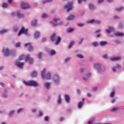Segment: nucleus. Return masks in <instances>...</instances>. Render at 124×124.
Returning a JSON list of instances; mask_svg holds the SVG:
<instances>
[{"mask_svg":"<svg viewBox=\"0 0 124 124\" xmlns=\"http://www.w3.org/2000/svg\"><path fill=\"white\" fill-rule=\"evenodd\" d=\"M24 59L25 60L26 62H28V61L30 64H31V63L33 62V59H32V58L29 55H21L19 57V61H22V60H24Z\"/></svg>","mask_w":124,"mask_h":124,"instance_id":"nucleus-1","label":"nucleus"},{"mask_svg":"<svg viewBox=\"0 0 124 124\" xmlns=\"http://www.w3.org/2000/svg\"><path fill=\"white\" fill-rule=\"evenodd\" d=\"M51 41H56V45H58L60 42L62 41V38L61 37H58L56 33H53L50 37Z\"/></svg>","mask_w":124,"mask_h":124,"instance_id":"nucleus-2","label":"nucleus"},{"mask_svg":"<svg viewBox=\"0 0 124 124\" xmlns=\"http://www.w3.org/2000/svg\"><path fill=\"white\" fill-rule=\"evenodd\" d=\"M45 71H46V69H44L42 72V77L43 79H46V80L51 79V73H47L45 74Z\"/></svg>","mask_w":124,"mask_h":124,"instance_id":"nucleus-3","label":"nucleus"},{"mask_svg":"<svg viewBox=\"0 0 124 124\" xmlns=\"http://www.w3.org/2000/svg\"><path fill=\"white\" fill-rule=\"evenodd\" d=\"M24 83L25 84V85H26V86H33L34 87H37V86H38L37 82L33 80L29 82L24 81Z\"/></svg>","mask_w":124,"mask_h":124,"instance_id":"nucleus-4","label":"nucleus"},{"mask_svg":"<svg viewBox=\"0 0 124 124\" xmlns=\"http://www.w3.org/2000/svg\"><path fill=\"white\" fill-rule=\"evenodd\" d=\"M72 5H73V1H69L68 3L65 5V8L67 9L68 12H69L70 10L72 9Z\"/></svg>","mask_w":124,"mask_h":124,"instance_id":"nucleus-5","label":"nucleus"},{"mask_svg":"<svg viewBox=\"0 0 124 124\" xmlns=\"http://www.w3.org/2000/svg\"><path fill=\"white\" fill-rule=\"evenodd\" d=\"M28 32H29V29H26L25 27H23L19 31L18 36H20L21 34H23V33L24 34H28Z\"/></svg>","mask_w":124,"mask_h":124,"instance_id":"nucleus-6","label":"nucleus"},{"mask_svg":"<svg viewBox=\"0 0 124 124\" xmlns=\"http://www.w3.org/2000/svg\"><path fill=\"white\" fill-rule=\"evenodd\" d=\"M25 47L28 48L29 52H32L33 51V46L30 43H28L25 45Z\"/></svg>","mask_w":124,"mask_h":124,"instance_id":"nucleus-7","label":"nucleus"},{"mask_svg":"<svg viewBox=\"0 0 124 124\" xmlns=\"http://www.w3.org/2000/svg\"><path fill=\"white\" fill-rule=\"evenodd\" d=\"M15 63L16 65H17V66H18L20 68H23V67H24V65H25L24 62H21L18 61H16Z\"/></svg>","mask_w":124,"mask_h":124,"instance_id":"nucleus-8","label":"nucleus"},{"mask_svg":"<svg viewBox=\"0 0 124 124\" xmlns=\"http://www.w3.org/2000/svg\"><path fill=\"white\" fill-rule=\"evenodd\" d=\"M2 52L4 54V56H9L10 55V51L8 48H4L2 49Z\"/></svg>","mask_w":124,"mask_h":124,"instance_id":"nucleus-9","label":"nucleus"},{"mask_svg":"<svg viewBox=\"0 0 124 124\" xmlns=\"http://www.w3.org/2000/svg\"><path fill=\"white\" fill-rule=\"evenodd\" d=\"M21 7L22 9H27V8H30V5L24 2H22L21 3Z\"/></svg>","mask_w":124,"mask_h":124,"instance_id":"nucleus-10","label":"nucleus"},{"mask_svg":"<svg viewBox=\"0 0 124 124\" xmlns=\"http://www.w3.org/2000/svg\"><path fill=\"white\" fill-rule=\"evenodd\" d=\"M54 82L56 83V84H58L60 81V78H59V76L57 75H55L54 76Z\"/></svg>","mask_w":124,"mask_h":124,"instance_id":"nucleus-11","label":"nucleus"},{"mask_svg":"<svg viewBox=\"0 0 124 124\" xmlns=\"http://www.w3.org/2000/svg\"><path fill=\"white\" fill-rule=\"evenodd\" d=\"M94 67H95V68H96V69H97V70H98V71H99L100 72V71H101V65H100V64H96L94 65Z\"/></svg>","mask_w":124,"mask_h":124,"instance_id":"nucleus-12","label":"nucleus"},{"mask_svg":"<svg viewBox=\"0 0 124 124\" xmlns=\"http://www.w3.org/2000/svg\"><path fill=\"white\" fill-rule=\"evenodd\" d=\"M106 31L108 32V33H111L113 31H114V28H113L112 27L109 26L108 27V30L107 29Z\"/></svg>","mask_w":124,"mask_h":124,"instance_id":"nucleus-13","label":"nucleus"},{"mask_svg":"<svg viewBox=\"0 0 124 124\" xmlns=\"http://www.w3.org/2000/svg\"><path fill=\"white\" fill-rule=\"evenodd\" d=\"M115 34L116 36H120V37L124 36V33L121 32H117L115 33Z\"/></svg>","mask_w":124,"mask_h":124,"instance_id":"nucleus-14","label":"nucleus"},{"mask_svg":"<svg viewBox=\"0 0 124 124\" xmlns=\"http://www.w3.org/2000/svg\"><path fill=\"white\" fill-rule=\"evenodd\" d=\"M31 25L33 27H34L37 25V19H35V20L32 21L31 22Z\"/></svg>","mask_w":124,"mask_h":124,"instance_id":"nucleus-15","label":"nucleus"},{"mask_svg":"<svg viewBox=\"0 0 124 124\" xmlns=\"http://www.w3.org/2000/svg\"><path fill=\"white\" fill-rule=\"evenodd\" d=\"M65 99L68 103L70 102V97L68 95L65 94Z\"/></svg>","mask_w":124,"mask_h":124,"instance_id":"nucleus-16","label":"nucleus"},{"mask_svg":"<svg viewBox=\"0 0 124 124\" xmlns=\"http://www.w3.org/2000/svg\"><path fill=\"white\" fill-rule=\"evenodd\" d=\"M17 16L18 18H24V17H25V15L24 14H21V12L19 11L17 13Z\"/></svg>","mask_w":124,"mask_h":124,"instance_id":"nucleus-17","label":"nucleus"},{"mask_svg":"<svg viewBox=\"0 0 124 124\" xmlns=\"http://www.w3.org/2000/svg\"><path fill=\"white\" fill-rule=\"evenodd\" d=\"M53 20L55 23H58V25H62V22H61V20L60 19L54 18ZM58 22H61V23Z\"/></svg>","mask_w":124,"mask_h":124,"instance_id":"nucleus-18","label":"nucleus"},{"mask_svg":"<svg viewBox=\"0 0 124 124\" xmlns=\"http://www.w3.org/2000/svg\"><path fill=\"white\" fill-rule=\"evenodd\" d=\"M75 18V16L73 15H70L67 18V20H73Z\"/></svg>","mask_w":124,"mask_h":124,"instance_id":"nucleus-19","label":"nucleus"},{"mask_svg":"<svg viewBox=\"0 0 124 124\" xmlns=\"http://www.w3.org/2000/svg\"><path fill=\"white\" fill-rule=\"evenodd\" d=\"M119 60H121V57H116L111 58V61H119Z\"/></svg>","mask_w":124,"mask_h":124,"instance_id":"nucleus-20","label":"nucleus"},{"mask_svg":"<svg viewBox=\"0 0 124 124\" xmlns=\"http://www.w3.org/2000/svg\"><path fill=\"white\" fill-rule=\"evenodd\" d=\"M8 31V30H7V29L2 30L0 31V33H1V34L6 33V32H7Z\"/></svg>","mask_w":124,"mask_h":124,"instance_id":"nucleus-21","label":"nucleus"},{"mask_svg":"<svg viewBox=\"0 0 124 124\" xmlns=\"http://www.w3.org/2000/svg\"><path fill=\"white\" fill-rule=\"evenodd\" d=\"M49 54L51 55V56H54V55H56V51L52 49V50L50 51Z\"/></svg>","mask_w":124,"mask_h":124,"instance_id":"nucleus-22","label":"nucleus"},{"mask_svg":"<svg viewBox=\"0 0 124 124\" xmlns=\"http://www.w3.org/2000/svg\"><path fill=\"white\" fill-rule=\"evenodd\" d=\"M94 121H95V119L93 118L88 122V124H93V123H94Z\"/></svg>","mask_w":124,"mask_h":124,"instance_id":"nucleus-23","label":"nucleus"},{"mask_svg":"<svg viewBox=\"0 0 124 124\" xmlns=\"http://www.w3.org/2000/svg\"><path fill=\"white\" fill-rule=\"evenodd\" d=\"M8 6V3H3L2 7H3V8H7Z\"/></svg>","mask_w":124,"mask_h":124,"instance_id":"nucleus-24","label":"nucleus"},{"mask_svg":"<svg viewBox=\"0 0 124 124\" xmlns=\"http://www.w3.org/2000/svg\"><path fill=\"white\" fill-rule=\"evenodd\" d=\"M84 102H80L78 103V108H82V106H83V104H84Z\"/></svg>","mask_w":124,"mask_h":124,"instance_id":"nucleus-25","label":"nucleus"},{"mask_svg":"<svg viewBox=\"0 0 124 124\" xmlns=\"http://www.w3.org/2000/svg\"><path fill=\"white\" fill-rule=\"evenodd\" d=\"M107 43L106 41H102L100 43V44L101 46H104V45H107Z\"/></svg>","mask_w":124,"mask_h":124,"instance_id":"nucleus-26","label":"nucleus"},{"mask_svg":"<svg viewBox=\"0 0 124 124\" xmlns=\"http://www.w3.org/2000/svg\"><path fill=\"white\" fill-rule=\"evenodd\" d=\"M58 103H59V104H61V103H62V97H61V95H59V99L58 100Z\"/></svg>","mask_w":124,"mask_h":124,"instance_id":"nucleus-27","label":"nucleus"},{"mask_svg":"<svg viewBox=\"0 0 124 124\" xmlns=\"http://www.w3.org/2000/svg\"><path fill=\"white\" fill-rule=\"evenodd\" d=\"M91 75H92V74L91 73H88L86 76H87V78H83V80H84L85 81H87V80H88V77H90V76H91Z\"/></svg>","mask_w":124,"mask_h":124,"instance_id":"nucleus-28","label":"nucleus"},{"mask_svg":"<svg viewBox=\"0 0 124 124\" xmlns=\"http://www.w3.org/2000/svg\"><path fill=\"white\" fill-rule=\"evenodd\" d=\"M39 35H40V32H39L38 31L35 32V37H38Z\"/></svg>","mask_w":124,"mask_h":124,"instance_id":"nucleus-29","label":"nucleus"},{"mask_svg":"<svg viewBox=\"0 0 124 124\" xmlns=\"http://www.w3.org/2000/svg\"><path fill=\"white\" fill-rule=\"evenodd\" d=\"M89 7H90V9H92V10L94 9V8H95L94 5H93V4H89Z\"/></svg>","mask_w":124,"mask_h":124,"instance_id":"nucleus-30","label":"nucleus"},{"mask_svg":"<svg viewBox=\"0 0 124 124\" xmlns=\"http://www.w3.org/2000/svg\"><path fill=\"white\" fill-rule=\"evenodd\" d=\"M37 72H35V71H33L32 73V77H36V76H37Z\"/></svg>","mask_w":124,"mask_h":124,"instance_id":"nucleus-31","label":"nucleus"},{"mask_svg":"<svg viewBox=\"0 0 124 124\" xmlns=\"http://www.w3.org/2000/svg\"><path fill=\"white\" fill-rule=\"evenodd\" d=\"M37 56H38V59H42V56H43V53H42V52H40L39 53Z\"/></svg>","mask_w":124,"mask_h":124,"instance_id":"nucleus-32","label":"nucleus"},{"mask_svg":"<svg viewBox=\"0 0 124 124\" xmlns=\"http://www.w3.org/2000/svg\"><path fill=\"white\" fill-rule=\"evenodd\" d=\"M95 20L92 19L90 21H87V23H88L89 24H93V23H95Z\"/></svg>","mask_w":124,"mask_h":124,"instance_id":"nucleus-33","label":"nucleus"},{"mask_svg":"<svg viewBox=\"0 0 124 124\" xmlns=\"http://www.w3.org/2000/svg\"><path fill=\"white\" fill-rule=\"evenodd\" d=\"M123 9H124V7H120V8H116V11L119 12V11H122V10H123Z\"/></svg>","mask_w":124,"mask_h":124,"instance_id":"nucleus-34","label":"nucleus"},{"mask_svg":"<svg viewBox=\"0 0 124 124\" xmlns=\"http://www.w3.org/2000/svg\"><path fill=\"white\" fill-rule=\"evenodd\" d=\"M45 87L46 88V89H49V87H50V83L49 82L46 83Z\"/></svg>","mask_w":124,"mask_h":124,"instance_id":"nucleus-35","label":"nucleus"},{"mask_svg":"<svg viewBox=\"0 0 124 124\" xmlns=\"http://www.w3.org/2000/svg\"><path fill=\"white\" fill-rule=\"evenodd\" d=\"M93 45L95 47H97V46H98V43H97V42H94L93 43Z\"/></svg>","mask_w":124,"mask_h":124,"instance_id":"nucleus-36","label":"nucleus"},{"mask_svg":"<svg viewBox=\"0 0 124 124\" xmlns=\"http://www.w3.org/2000/svg\"><path fill=\"white\" fill-rule=\"evenodd\" d=\"M15 113V111L14 110H12L9 113L10 117H11V116H13V115H14V113Z\"/></svg>","mask_w":124,"mask_h":124,"instance_id":"nucleus-37","label":"nucleus"},{"mask_svg":"<svg viewBox=\"0 0 124 124\" xmlns=\"http://www.w3.org/2000/svg\"><path fill=\"white\" fill-rule=\"evenodd\" d=\"M73 44H74V41L71 42V43L69 45V48H71V47L73 46Z\"/></svg>","mask_w":124,"mask_h":124,"instance_id":"nucleus-38","label":"nucleus"},{"mask_svg":"<svg viewBox=\"0 0 124 124\" xmlns=\"http://www.w3.org/2000/svg\"><path fill=\"white\" fill-rule=\"evenodd\" d=\"M73 44H74V41L71 42V43L69 45V48H71V47L73 46Z\"/></svg>","mask_w":124,"mask_h":124,"instance_id":"nucleus-39","label":"nucleus"},{"mask_svg":"<svg viewBox=\"0 0 124 124\" xmlns=\"http://www.w3.org/2000/svg\"><path fill=\"white\" fill-rule=\"evenodd\" d=\"M74 31V29L73 28H69L68 29V32H72V31Z\"/></svg>","mask_w":124,"mask_h":124,"instance_id":"nucleus-40","label":"nucleus"},{"mask_svg":"<svg viewBox=\"0 0 124 124\" xmlns=\"http://www.w3.org/2000/svg\"><path fill=\"white\" fill-rule=\"evenodd\" d=\"M118 109L119 108H113L111 111L112 112H116Z\"/></svg>","mask_w":124,"mask_h":124,"instance_id":"nucleus-41","label":"nucleus"},{"mask_svg":"<svg viewBox=\"0 0 124 124\" xmlns=\"http://www.w3.org/2000/svg\"><path fill=\"white\" fill-rule=\"evenodd\" d=\"M119 28L120 29H123V28H124V24L123 23H120L119 25Z\"/></svg>","mask_w":124,"mask_h":124,"instance_id":"nucleus-42","label":"nucleus"},{"mask_svg":"<svg viewBox=\"0 0 124 124\" xmlns=\"http://www.w3.org/2000/svg\"><path fill=\"white\" fill-rule=\"evenodd\" d=\"M114 95H115V91H113L110 93V96H111V97H113Z\"/></svg>","mask_w":124,"mask_h":124,"instance_id":"nucleus-43","label":"nucleus"},{"mask_svg":"<svg viewBox=\"0 0 124 124\" xmlns=\"http://www.w3.org/2000/svg\"><path fill=\"white\" fill-rule=\"evenodd\" d=\"M5 84H4V83H1L0 84V88H4V86H5Z\"/></svg>","mask_w":124,"mask_h":124,"instance_id":"nucleus-44","label":"nucleus"},{"mask_svg":"<svg viewBox=\"0 0 124 124\" xmlns=\"http://www.w3.org/2000/svg\"><path fill=\"white\" fill-rule=\"evenodd\" d=\"M52 0H46V1H44L43 2V4H45V3H46V2L52 1Z\"/></svg>","mask_w":124,"mask_h":124,"instance_id":"nucleus-45","label":"nucleus"},{"mask_svg":"<svg viewBox=\"0 0 124 124\" xmlns=\"http://www.w3.org/2000/svg\"><path fill=\"white\" fill-rule=\"evenodd\" d=\"M77 57H78V58H80V59H83V58H84V56H83V55H80V54L78 55H77Z\"/></svg>","mask_w":124,"mask_h":124,"instance_id":"nucleus-46","label":"nucleus"},{"mask_svg":"<svg viewBox=\"0 0 124 124\" xmlns=\"http://www.w3.org/2000/svg\"><path fill=\"white\" fill-rule=\"evenodd\" d=\"M16 47H20L21 46V43H17L16 44Z\"/></svg>","mask_w":124,"mask_h":124,"instance_id":"nucleus-47","label":"nucleus"},{"mask_svg":"<svg viewBox=\"0 0 124 124\" xmlns=\"http://www.w3.org/2000/svg\"><path fill=\"white\" fill-rule=\"evenodd\" d=\"M47 16H48L46 15V14H44L42 16V18H46Z\"/></svg>","mask_w":124,"mask_h":124,"instance_id":"nucleus-48","label":"nucleus"},{"mask_svg":"<svg viewBox=\"0 0 124 124\" xmlns=\"http://www.w3.org/2000/svg\"><path fill=\"white\" fill-rule=\"evenodd\" d=\"M101 31V30L100 29L96 30L94 32L95 33H99V32H100Z\"/></svg>","mask_w":124,"mask_h":124,"instance_id":"nucleus-49","label":"nucleus"},{"mask_svg":"<svg viewBox=\"0 0 124 124\" xmlns=\"http://www.w3.org/2000/svg\"><path fill=\"white\" fill-rule=\"evenodd\" d=\"M103 58H104V59H108V56H107V54H105V55L103 56Z\"/></svg>","mask_w":124,"mask_h":124,"instance_id":"nucleus-50","label":"nucleus"},{"mask_svg":"<svg viewBox=\"0 0 124 124\" xmlns=\"http://www.w3.org/2000/svg\"><path fill=\"white\" fill-rule=\"evenodd\" d=\"M14 31H18V27H15L14 28Z\"/></svg>","mask_w":124,"mask_h":124,"instance_id":"nucleus-51","label":"nucleus"},{"mask_svg":"<svg viewBox=\"0 0 124 124\" xmlns=\"http://www.w3.org/2000/svg\"><path fill=\"white\" fill-rule=\"evenodd\" d=\"M97 87H93V92H95V91H97Z\"/></svg>","mask_w":124,"mask_h":124,"instance_id":"nucleus-52","label":"nucleus"},{"mask_svg":"<svg viewBox=\"0 0 124 124\" xmlns=\"http://www.w3.org/2000/svg\"><path fill=\"white\" fill-rule=\"evenodd\" d=\"M45 120L46 122H47V121L49 120V117H48L47 116H46L45 118Z\"/></svg>","mask_w":124,"mask_h":124,"instance_id":"nucleus-53","label":"nucleus"},{"mask_svg":"<svg viewBox=\"0 0 124 124\" xmlns=\"http://www.w3.org/2000/svg\"><path fill=\"white\" fill-rule=\"evenodd\" d=\"M95 23H96V24H100L101 22L99 20H95Z\"/></svg>","mask_w":124,"mask_h":124,"instance_id":"nucleus-54","label":"nucleus"},{"mask_svg":"<svg viewBox=\"0 0 124 124\" xmlns=\"http://www.w3.org/2000/svg\"><path fill=\"white\" fill-rule=\"evenodd\" d=\"M41 116H43V113H42V112H41V111H39V116L41 117Z\"/></svg>","mask_w":124,"mask_h":124,"instance_id":"nucleus-55","label":"nucleus"},{"mask_svg":"<svg viewBox=\"0 0 124 124\" xmlns=\"http://www.w3.org/2000/svg\"><path fill=\"white\" fill-rule=\"evenodd\" d=\"M36 111H37V110H36V109H35V108L32 109V112L33 113H36Z\"/></svg>","mask_w":124,"mask_h":124,"instance_id":"nucleus-56","label":"nucleus"},{"mask_svg":"<svg viewBox=\"0 0 124 124\" xmlns=\"http://www.w3.org/2000/svg\"><path fill=\"white\" fill-rule=\"evenodd\" d=\"M78 26L79 27H83V26H84V24H83V23H79V24H78Z\"/></svg>","mask_w":124,"mask_h":124,"instance_id":"nucleus-57","label":"nucleus"},{"mask_svg":"<svg viewBox=\"0 0 124 124\" xmlns=\"http://www.w3.org/2000/svg\"><path fill=\"white\" fill-rule=\"evenodd\" d=\"M115 43H116V44H119L121 43V42H120V41H119L118 40H116L115 41Z\"/></svg>","mask_w":124,"mask_h":124,"instance_id":"nucleus-58","label":"nucleus"},{"mask_svg":"<svg viewBox=\"0 0 124 124\" xmlns=\"http://www.w3.org/2000/svg\"><path fill=\"white\" fill-rule=\"evenodd\" d=\"M63 120H64L63 117H61V118H60V122H62V121H63Z\"/></svg>","mask_w":124,"mask_h":124,"instance_id":"nucleus-59","label":"nucleus"},{"mask_svg":"<svg viewBox=\"0 0 124 124\" xmlns=\"http://www.w3.org/2000/svg\"><path fill=\"white\" fill-rule=\"evenodd\" d=\"M104 0H98V2L99 3H101V2H103V1H104Z\"/></svg>","mask_w":124,"mask_h":124,"instance_id":"nucleus-60","label":"nucleus"},{"mask_svg":"<svg viewBox=\"0 0 124 124\" xmlns=\"http://www.w3.org/2000/svg\"><path fill=\"white\" fill-rule=\"evenodd\" d=\"M22 110H23V108H19L17 111V113H20Z\"/></svg>","mask_w":124,"mask_h":124,"instance_id":"nucleus-61","label":"nucleus"},{"mask_svg":"<svg viewBox=\"0 0 124 124\" xmlns=\"http://www.w3.org/2000/svg\"><path fill=\"white\" fill-rule=\"evenodd\" d=\"M70 58H68L65 59V61L66 62H68V61H70Z\"/></svg>","mask_w":124,"mask_h":124,"instance_id":"nucleus-62","label":"nucleus"},{"mask_svg":"<svg viewBox=\"0 0 124 124\" xmlns=\"http://www.w3.org/2000/svg\"><path fill=\"white\" fill-rule=\"evenodd\" d=\"M46 40H47V39H46V38H44L42 40V42H44V41H46Z\"/></svg>","mask_w":124,"mask_h":124,"instance_id":"nucleus-63","label":"nucleus"},{"mask_svg":"<svg viewBox=\"0 0 124 124\" xmlns=\"http://www.w3.org/2000/svg\"><path fill=\"white\" fill-rule=\"evenodd\" d=\"M3 97H7V95H6V94H3Z\"/></svg>","mask_w":124,"mask_h":124,"instance_id":"nucleus-64","label":"nucleus"}]
</instances>
